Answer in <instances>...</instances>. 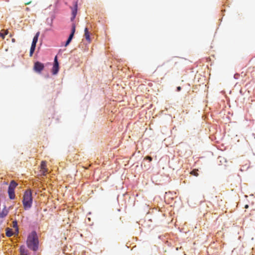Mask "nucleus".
Masks as SVG:
<instances>
[{
    "label": "nucleus",
    "instance_id": "nucleus-1",
    "mask_svg": "<svg viewBox=\"0 0 255 255\" xmlns=\"http://www.w3.org/2000/svg\"><path fill=\"white\" fill-rule=\"evenodd\" d=\"M38 239L35 231L32 232L28 236L26 241L27 247L33 251H36L38 248Z\"/></svg>",
    "mask_w": 255,
    "mask_h": 255
},
{
    "label": "nucleus",
    "instance_id": "nucleus-2",
    "mask_svg": "<svg viewBox=\"0 0 255 255\" xmlns=\"http://www.w3.org/2000/svg\"><path fill=\"white\" fill-rule=\"evenodd\" d=\"M32 201L31 191L30 190L25 191L24 193L22 199V204L25 210H28L31 207Z\"/></svg>",
    "mask_w": 255,
    "mask_h": 255
},
{
    "label": "nucleus",
    "instance_id": "nucleus-3",
    "mask_svg": "<svg viewBox=\"0 0 255 255\" xmlns=\"http://www.w3.org/2000/svg\"><path fill=\"white\" fill-rule=\"evenodd\" d=\"M17 185V183L14 180L10 181L8 188V194L9 199H14L15 198L14 189Z\"/></svg>",
    "mask_w": 255,
    "mask_h": 255
},
{
    "label": "nucleus",
    "instance_id": "nucleus-4",
    "mask_svg": "<svg viewBox=\"0 0 255 255\" xmlns=\"http://www.w3.org/2000/svg\"><path fill=\"white\" fill-rule=\"evenodd\" d=\"M44 68V64L37 61L34 63L33 69L35 72L40 73L43 70Z\"/></svg>",
    "mask_w": 255,
    "mask_h": 255
},
{
    "label": "nucleus",
    "instance_id": "nucleus-5",
    "mask_svg": "<svg viewBox=\"0 0 255 255\" xmlns=\"http://www.w3.org/2000/svg\"><path fill=\"white\" fill-rule=\"evenodd\" d=\"M59 71V64L57 61V57L56 56L54 58V63L52 68V72L53 74H56Z\"/></svg>",
    "mask_w": 255,
    "mask_h": 255
},
{
    "label": "nucleus",
    "instance_id": "nucleus-6",
    "mask_svg": "<svg viewBox=\"0 0 255 255\" xmlns=\"http://www.w3.org/2000/svg\"><path fill=\"white\" fill-rule=\"evenodd\" d=\"M41 172L43 175H45L48 172L47 168L46 162L45 161H42L40 165Z\"/></svg>",
    "mask_w": 255,
    "mask_h": 255
},
{
    "label": "nucleus",
    "instance_id": "nucleus-7",
    "mask_svg": "<svg viewBox=\"0 0 255 255\" xmlns=\"http://www.w3.org/2000/svg\"><path fill=\"white\" fill-rule=\"evenodd\" d=\"M77 8H78V4L77 2H76L74 4V7L72 8V16L71 18V19L72 21H73L76 16L77 13Z\"/></svg>",
    "mask_w": 255,
    "mask_h": 255
},
{
    "label": "nucleus",
    "instance_id": "nucleus-8",
    "mask_svg": "<svg viewBox=\"0 0 255 255\" xmlns=\"http://www.w3.org/2000/svg\"><path fill=\"white\" fill-rule=\"evenodd\" d=\"M19 252L20 255H30L28 251L23 246L20 247Z\"/></svg>",
    "mask_w": 255,
    "mask_h": 255
},
{
    "label": "nucleus",
    "instance_id": "nucleus-9",
    "mask_svg": "<svg viewBox=\"0 0 255 255\" xmlns=\"http://www.w3.org/2000/svg\"><path fill=\"white\" fill-rule=\"evenodd\" d=\"M84 32H85L84 36H85L86 40L89 43L91 42V40L90 38V33L88 31V29L87 28H85Z\"/></svg>",
    "mask_w": 255,
    "mask_h": 255
},
{
    "label": "nucleus",
    "instance_id": "nucleus-10",
    "mask_svg": "<svg viewBox=\"0 0 255 255\" xmlns=\"http://www.w3.org/2000/svg\"><path fill=\"white\" fill-rule=\"evenodd\" d=\"M8 214V211L7 209L4 208L3 209V210L1 211V212H0V218H3L5 217Z\"/></svg>",
    "mask_w": 255,
    "mask_h": 255
},
{
    "label": "nucleus",
    "instance_id": "nucleus-11",
    "mask_svg": "<svg viewBox=\"0 0 255 255\" xmlns=\"http://www.w3.org/2000/svg\"><path fill=\"white\" fill-rule=\"evenodd\" d=\"M39 35V32H37L33 38V40H32L31 44L36 45V43L37 42V41H38V38Z\"/></svg>",
    "mask_w": 255,
    "mask_h": 255
},
{
    "label": "nucleus",
    "instance_id": "nucleus-12",
    "mask_svg": "<svg viewBox=\"0 0 255 255\" xmlns=\"http://www.w3.org/2000/svg\"><path fill=\"white\" fill-rule=\"evenodd\" d=\"M6 236L10 237L13 235V232L11 230V229L9 228H6V233H5Z\"/></svg>",
    "mask_w": 255,
    "mask_h": 255
},
{
    "label": "nucleus",
    "instance_id": "nucleus-13",
    "mask_svg": "<svg viewBox=\"0 0 255 255\" xmlns=\"http://www.w3.org/2000/svg\"><path fill=\"white\" fill-rule=\"evenodd\" d=\"M35 47H36L35 45L31 44V47H30V53H29L30 56H32V55L33 54V52H34V51L35 50Z\"/></svg>",
    "mask_w": 255,
    "mask_h": 255
},
{
    "label": "nucleus",
    "instance_id": "nucleus-14",
    "mask_svg": "<svg viewBox=\"0 0 255 255\" xmlns=\"http://www.w3.org/2000/svg\"><path fill=\"white\" fill-rule=\"evenodd\" d=\"M75 30H76L75 24L74 23H73L72 25L71 33L70 35L74 36V33L75 32Z\"/></svg>",
    "mask_w": 255,
    "mask_h": 255
},
{
    "label": "nucleus",
    "instance_id": "nucleus-15",
    "mask_svg": "<svg viewBox=\"0 0 255 255\" xmlns=\"http://www.w3.org/2000/svg\"><path fill=\"white\" fill-rule=\"evenodd\" d=\"M73 37V36L71 35H69V37H68V39H67V41H66V43L65 44V46H67V45H69V44L71 41Z\"/></svg>",
    "mask_w": 255,
    "mask_h": 255
},
{
    "label": "nucleus",
    "instance_id": "nucleus-16",
    "mask_svg": "<svg viewBox=\"0 0 255 255\" xmlns=\"http://www.w3.org/2000/svg\"><path fill=\"white\" fill-rule=\"evenodd\" d=\"M53 19H54V17H51L50 19L47 18V20H46V22L50 26H52Z\"/></svg>",
    "mask_w": 255,
    "mask_h": 255
},
{
    "label": "nucleus",
    "instance_id": "nucleus-17",
    "mask_svg": "<svg viewBox=\"0 0 255 255\" xmlns=\"http://www.w3.org/2000/svg\"><path fill=\"white\" fill-rule=\"evenodd\" d=\"M198 171V170H197V169H194L190 172V174L195 176H198L199 175V174L197 172Z\"/></svg>",
    "mask_w": 255,
    "mask_h": 255
},
{
    "label": "nucleus",
    "instance_id": "nucleus-18",
    "mask_svg": "<svg viewBox=\"0 0 255 255\" xmlns=\"http://www.w3.org/2000/svg\"><path fill=\"white\" fill-rule=\"evenodd\" d=\"M12 227L15 228L16 231L18 232L17 223L16 221H14L12 222Z\"/></svg>",
    "mask_w": 255,
    "mask_h": 255
},
{
    "label": "nucleus",
    "instance_id": "nucleus-19",
    "mask_svg": "<svg viewBox=\"0 0 255 255\" xmlns=\"http://www.w3.org/2000/svg\"><path fill=\"white\" fill-rule=\"evenodd\" d=\"M144 159H146V160H148L149 161H151L152 159V157L149 156H146Z\"/></svg>",
    "mask_w": 255,
    "mask_h": 255
},
{
    "label": "nucleus",
    "instance_id": "nucleus-20",
    "mask_svg": "<svg viewBox=\"0 0 255 255\" xmlns=\"http://www.w3.org/2000/svg\"><path fill=\"white\" fill-rule=\"evenodd\" d=\"M0 36L3 39L5 37V34L4 33L0 32Z\"/></svg>",
    "mask_w": 255,
    "mask_h": 255
},
{
    "label": "nucleus",
    "instance_id": "nucleus-21",
    "mask_svg": "<svg viewBox=\"0 0 255 255\" xmlns=\"http://www.w3.org/2000/svg\"><path fill=\"white\" fill-rule=\"evenodd\" d=\"M31 1H27V2H26L25 3V5H28V4H29L30 3H31Z\"/></svg>",
    "mask_w": 255,
    "mask_h": 255
},
{
    "label": "nucleus",
    "instance_id": "nucleus-22",
    "mask_svg": "<svg viewBox=\"0 0 255 255\" xmlns=\"http://www.w3.org/2000/svg\"><path fill=\"white\" fill-rule=\"evenodd\" d=\"M181 88L180 86L177 87V91L178 92L180 91L181 90Z\"/></svg>",
    "mask_w": 255,
    "mask_h": 255
},
{
    "label": "nucleus",
    "instance_id": "nucleus-23",
    "mask_svg": "<svg viewBox=\"0 0 255 255\" xmlns=\"http://www.w3.org/2000/svg\"><path fill=\"white\" fill-rule=\"evenodd\" d=\"M4 33L5 35L8 34V30H4Z\"/></svg>",
    "mask_w": 255,
    "mask_h": 255
},
{
    "label": "nucleus",
    "instance_id": "nucleus-24",
    "mask_svg": "<svg viewBox=\"0 0 255 255\" xmlns=\"http://www.w3.org/2000/svg\"><path fill=\"white\" fill-rule=\"evenodd\" d=\"M15 39H14V38L12 39V42H15Z\"/></svg>",
    "mask_w": 255,
    "mask_h": 255
},
{
    "label": "nucleus",
    "instance_id": "nucleus-25",
    "mask_svg": "<svg viewBox=\"0 0 255 255\" xmlns=\"http://www.w3.org/2000/svg\"><path fill=\"white\" fill-rule=\"evenodd\" d=\"M26 10L28 11V10H29V8L28 7H26Z\"/></svg>",
    "mask_w": 255,
    "mask_h": 255
},
{
    "label": "nucleus",
    "instance_id": "nucleus-26",
    "mask_svg": "<svg viewBox=\"0 0 255 255\" xmlns=\"http://www.w3.org/2000/svg\"><path fill=\"white\" fill-rule=\"evenodd\" d=\"M248 207H249V206H248V205H246L245 206V208H248Z\"/></svg>",
    "mask_w": 255,
    "mask_h": 255
},
{
    "label": "nucleus",
    "instance_id": "nucleus-27",
    "mask_svg": "<svg viewBox=\"0 0 255 255\" xmlns=\"http://www.w3.org/2000/svg\"><path fill=\"white\" fill-rule=\"evenodd\" d=\"M9 36H10V37H11V36H12V35H11V34H10Z\"/></svg>",
    "mask_w": 255,
    "mask_h": 255
}]
</instances>
